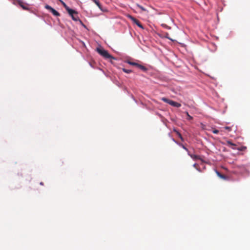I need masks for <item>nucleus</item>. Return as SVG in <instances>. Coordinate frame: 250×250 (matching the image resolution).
<instances>
[{
  "label": "nucleus",
  "mask_w": 250,
  "mask_h": 250,
  "mask_svg": "<svg viewBox=\"0 0 250 250\" xmlns=\"http://www.w3.org/2000/svg\"><path fill=\"white\" fill-rule=\"evenodd\" d=\"M40 184H41V185H43V183H42V182H41V183H40Z\"/></svg>",
  "instance_id": "nucleus-26"
},
{
  "label": "nucleus",
  "mask_w": 250,
  "mask_h": 250,
  "mask_svg": "<svg viewBox=\"0 0 250 250\" xmlns=\"http://www.w3.org/2000/svg\"><path fill=\"white\" fill-rule=\"evenodd\" d=\"M186 114L188 117L187 120H192L193 118L192 116H191L188 112H186Z\"/></svg>",
  "instance_id": "nucleus-15"
},
{
  "label": "nucleus",
  "mask_w": 250,
  "mask_h": 250,
  "mask_svg": "<svg viewBox=\"0 0 250 250\" xmlns=\"http://www.w3.org/2000/svg\"><path fill=\"white\" fill-rule=\"evenodd\" d=\"M98 7L101 9V5L98 0H92Z\"/></svg>",
  "instance_id": "nucleus-13"
},
{
  "label": "nucleus",
  "mask_w": 250,
  "mask_h": 250,
  "mask_svg": "<svg viewBox=\"0 0 250 250\" xmlns=\"http://www.w3.org/2000/svg\"><path fill=\"white\" fill-rule=\"evenodd\" d=\"M212 132L214 133V134H218V132H219V131L217 129H213L212 130Z\"/></svg>",
  "instance_id": "nucleus-21"
},
{
  "label": "nucleus",
  "mask_w": 250,
  "mask_h": 250,
  "mask_svg": "<svg viewBox=\"0 0 250 250\" xmlns=\"http://www.w3.org/2000/svg\"><path fill=\"white\" fill-rule=\"evenodd\" d=\"M137 67H138L139 68H140V69L144 71H146L147 70V68L145 66L140 64H138Z\"/></svg>",
  "instance_id": "nucleus-10"
},
{
  "label": "nucleus",
  "mask_w": 250,
  "mask_h": 250,
  "mask_svg": "<svg viewBox=\"0 0 250 250\" xmlns=\"http://www.w3.org/2000/svg\"><path fill=\"white\" fill-rule=\"evenodd\" d=\"M177 134H178V135L179 137L181 140H183V137H182V135H181L180 133H179V132H177Z\"/></svg>",
  "instance_id": "nucleus-23"
},
{
  "label": "nucleus",
  "mask_w": 250,
  "mask_h": 250,
  "mask_svg": "<svg viewBox=\"0 0 250 250\" xmlns=\"http://www.w3.org/2000/svg\"><path fill=\"white\" fill-rule=\"evenodd\" d=\"M45 8L49 10L55 16H59L60 15V13L58 11L48 5H45Z\"/></svg>",
  "instance_id": "nucleus-4"
},
{
  "label": "nucleus",
  "mask_w": 250,
  "mask_h": 250,
  "mask_svg": "<svg viewBox=\"0 0 250 250\" xmlns=\"http://www.w3.org/2000/svg\"><path fill=\"white\" fill-rule=\"evenodd\" d=\"M63 6L65 7L66 10L67 11L68 14L71 16L72 20L74 21H78L79 18L78 16V12L72 9H70L64 3H63Z\"/></svg>",
  "instance_id": "nucleus-1"
},
{
  "label": "nucleus",
  "mask_w": 250,
  "mask_h": 250,
  "mask_svg": "<svg viewBox=\"0 0 250 250\" xmlns=\"http://www.w3.org/2000/svg\"><path fill=\"white\" fill-rule=\"evenodd\" d=\"M97 51L98 52L99 54H100L101 56H102L105 59H114V58L112 57L111 55H110L106 50L103 48H97Z\"/></svg>",
  "instance_id": "nucleus-2"
},
{
  "label": "nucleus",
  "mask_w": 250,
  "mask_h": 250,
  "mask_svg": "<svg viewBox=\"0 0 250 250\" xmlns=\"http://www.w3.org/2000/svg\"><path fill=\"white\" fill-rule=\"evenodd\" d=\"M247 148L246 146H243L240 147H238L236 148V149L239 150V151H245Z\"/></svg>",
  "instance_id": "nucleus-14"
},
{
  "label": "nucleus",
  "mask_w": 250,
  "mask_h": 250,
  "mask_svg": "<svg viewBox=\"0 0 250 250\" xmlns=\"http://www.w3.org/2000/svg\"><path fill=\"white\" fill-rule=\"evenodd\" d=\"M137 25L140 27L141 28L144 29V27L143 25L140 23V22L138 24H137Z\"/></svg>",
  "instance_id": "nucleus-20"
},
{
  "label": "nucleus",
  "mask_w": 250,
  "mask_h": 250,
  "mask_svg": "<svg viewBox=\"0 0 250 250\" xmlns=\"http://www.w3.org/2000/svg\"><path fill=\"white\" fill-rule=\"evenodd\" d=\"M166 38H167V39H168L171 41H172V40L171 38H170V37H169V34L167 33H166Z\"/></svg>",
  "instance_id": "nucleus-19"
},
{
  "label": "nucleus",
  "mask_w": 250,
  "mask_h": 250,
  "mask_svg": "<svg viewBox=\"0 0 250 250\" xmlns=\"http://www.w3.org/2000/svg\"><path fill=\"white\" fill-rule=\"evenodd\" d=\"M163 27L166 28V29H170L171 28L170 27L168 26V25H167V24H162L161 25Z\"/></svg>",
  "instance_id": "nucleus-17"
},
{
  "label": "nucleus",
  "mask_w": 250,
  "mask_h": 250,
  "mask_svg": "<svg viewBox=\"0 0 250 250\" xmlns=\"http://www.w3.org/2000/svg\"><path fill=\"white\" fill-rule=\"evenodd\" d=\"M161 100L163 102L168 104H169L173 106L174 107H180L181 106V104L178 103L177 102H174L173 101L170 100L168 99H167L165 97H163L161 98Z\"/></svg>",
  "instance_id": "nucleus-3"
},
{
  "label": "nucleus",
  "mask_w": 250,
  "mask_h": 250,
  "mask_svg": "<svg viewBox=\"0 0 250 250\" xmlns=\"http://www.w3.org/2000/svg\"><path fill=\"white\" fill-rule=\"evenodd\" d=\"M136 5L137 7L139 8L142 11H146L148 12V11L141 5L139 4H136Z\"/></svg>",
  "instance_id": "nucleus-11"
},
{
  "label": "nucleus",
  "mask_w": 250,
  "mask_h": 250,
  "mask_svg": "<svg viewBox=\"0 0 250 250\" xmlns=\"http://www.w3.org/2000/svg\"><path fill=\"white\" fill-rule=\"evenodd\" d=\"M182 147H183L185 150H186L187 151H188V153L189 152H188V149L186 146H184V145H182Z\"/></svg>",
  "instance_id": "nucleus-22"
},
{
  "label": "nucleus",
  "mask_w": 250,
  "mask_h": 250,
  "mask_svg": "<svg viewBox=\"0 0 250 250\" xmlns=\"http://www.w3.org/2000/svg\"><path fill=\"white\" fill-rule=\"evenodd\" d=\"M188 154L190 156V157L192 158L194 160H197L198 159H201L200 157L198 155H194L190 154L189 152L188 153Z\"/></svg>",
  "instance_id": "nucleus-9"
},
{
  "label": "nucleus",
  "mask_w": 250,
  "mask_h": 250,
  "mask_svg": "<svg viewBox=\"0 0 250 250\" xmlns=\"http://www.w3.org/2000/svg\"><path fill=\"white\" fill-rule=\"evenodd\" d=\"M227 145L231 147L233 149H236L237 148H236V145L235 144H233L230 141H228L227 142Z\"/></svg>",
  "instance_id": "nucleus-6"
},
{
  "label": "nucleus",
  "mask_w": 250,
  "mask_h": 250,
  "mask_svg": "<svg viewBox=\"0 0 250 250\" xmlns=\"http://www.w3.org/2000/svg\"><path fill=\"white\" fill-rule=\"evenodd\" d=\"M128 17L136 25L140 22V21L137 19H135L131 15H128Z\"/></svg>",
  "instance_id": "nucleus-8"
},
{
  "label": "nucleus",
  "mask_w": 250,
  "mask_h": 250,
  "mask_svg": "<svg viewBox=\"0 0 250 250\" xmlns=\"http://www.w3.org/2000/svg\"><path fill=\"white\" fill-rule=\"evenodd\" d=\"M215 172H216V174L217 175V176L219 178H220L221 179H224V180L227 179V177L226 175L221 174V173H220L217 170H215Z\"/></svg>",
  "instance_id": "nucleus-7"
},
{
  "label": "nucleus",
  "mask_w": 250,
  "mask_h": 250,
  "mask_svg": "<svg viewBox=\"0 0 250 250\" xmlns=\"http://www.w3.org/2000/svg\"><path fill=\"white\" fill-rule=\"evenodd\" d=\"M122 70L124 72L127 73V74L130 73L132 71L131 70L126 69L125 68H123Z\"/></svg>",
  "instance_id": "nucleus-16"
},
{
  "label": "nucleus",
  "mask_w": 250,
  "mask_h": 250,
  "mask_svg": "<svg viewBox=\"0 0 250 250\" xmlns=\"http://www.w3.org/2000/svg\"><path fill=\"white\" fill-rule=\"evenodd\" d=\"M126 62H127V63H128V64H129L130 65H133V66H135L136 67H137L138 64H139V63H138L132 62L130 61H127Z\"/></svg>",
  "instance_id": "nucleus-12"
},
{
  "label": "nucleus",
  "mask_w": 250,
  "mask_h": 250,
  "mask_svg": "<svg viewBox=\"0 0 250 250\" xmlns=\"http://www.w3.org/2000/svg\"><path fill=\"white\" fill-rule=\"evenodd\" d=\"M18 4L24 10H28V7L27 6V4L24 3L22 0H17Z\"/></svg>",
  "instance_id": "nucleus-5"
},
{
  "label": "nucleus",
  "mask_w": 250,
  "mask_h": 250,
  "mask_svg": "<svg viewBox=\"0 0 250 250\" xmlns=\"http://www.w3.org/2000/svg\"><path fill=\"white\" fill-rule=\"evenodd\" d=\"M225 128L229 131H230L231 130V127H229V126H226L225 127Z\"/></svg>",
  "instance_id": "nucleus-24"
},
{
  "label": "nucleus",
  "mask_w": 250,
  "mask_h": 250,
  "mask_svg": "<svg viewBox=\"0 0 250 250\" xmlns=\"http://www.w3.org/2000/svg\"><path fill=\"white\" fill-rule=\"evenodd\" d=\"M78 21H79V22L80 23V24L83 26L84 28H86V26L83 23V22H82V21L79 19V20H78Z\"/></svg>",
  "instance_id": "nucleus-18"
},
{
  "label": "nucleus",
  "mask_w": 250,
  "mask_h": 250,
  "mask_svg": "<svg viewBox=\"0 0 250 250\" xmlns=\"http://www.w3.org/2000/svg\"><path fill=\"white\" fill-rule=\"evenodd\" d=\"M196 166H197V164H196L193 165V167L197 169V168L196 167Z\"/></svg>",
  "instance_id": "nucleus-25"
}]
</instances>
